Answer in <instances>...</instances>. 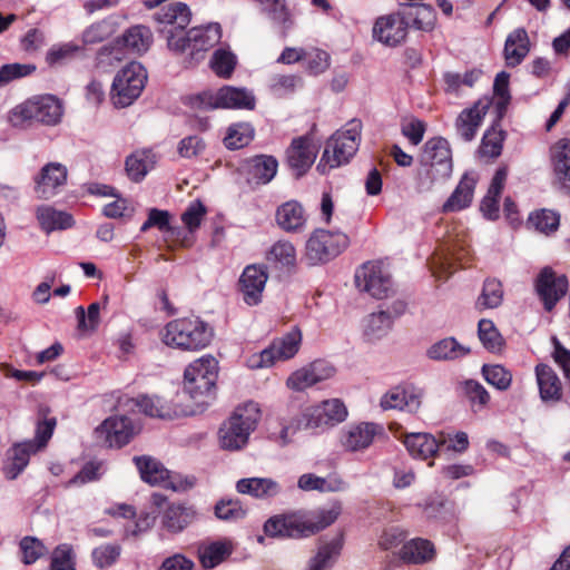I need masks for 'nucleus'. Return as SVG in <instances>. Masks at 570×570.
<instances>
[{
    "label": "nucleus",
    "mask_w": 570,
    "mask_h": 570,
    "mask_svg": "<svg viewBox=\"0 0 570 570\" xmlns=\"http://www.w3.org/2000/svg\"><path fill=\"white\" fill-rule=\"evenodd\" d=\"M190 17L189 8L183 2L165 3L154 14L155 21L164 26L160 31L166 33L168 48L175 52H186L187 65L195 66L203 61L205 53L220 41L222 27L214 22L185 31Z\"/></svg>",
    "instance_id": "nucleus-1"
},
{
    "label": "nucleus",
    "mask_w": 570,
    "mask_h": 570,
    "mask_svg": "<svg viewBox=\"0 0 570 570\" xmlns=\"http://www.w3.org/2000/svg\"><path fill=\"white\" fill-rule=\"evenodd\" d=\"M341 512V502L334 501L314 511L275 515L265 522L264 531L268 537H309L333 524Z\"/></svg>",
    "instance_id": "nucleus-2"
},
{
    "label": "nucleus",
    "mask_w": 570,
    "mask_h": 570,
    "mask_svg": "<svg viewBox=\"0 0 570 570\" xmlns=\"http://www.w3.org/2000/svg\"><path fill=\"white\" fill-rule=\"evenodd\" d=\"M423 173L417 174V189L430 190L435 184L446 181L453 171L452 149L449 141L441 136L428 139L420 156Z\"/></svg>",
    "instance_id": "nucleus-3"
},
{
    "label": "nucleus",
    "mask_w": 570,
    "mask_h": 570,
    "mask_svg": "<svg viewBox=\"0 0 570 570\" xmlns=\"http://www.w3.org/2000/svg\"><path fill=\"white\" fill-rule=\"evenodd\" d=\"M259 419L261 410L255 402H247L236 407L233 414L219 428V446L226 451H239L245 448Z\"/></svg>",
    "instance_id": "nucleus-4"
},
{
    "label": "nucleus",
    "mask_w": 570,
    "mask_h": 570,
    "mask_svg": "<svg viewBox=\"0 0 570 570\" xmlns=\"http://www.w3.org/2000/svg\"><path fill=\"white\" fill-rule=\"evenodd\" d=\"M212 337V328L198 317L174 320L163 332V341L167 346L190 352L205 348Z\"/></svg>",
    "instance_id": "nucleus-5"
},
{
    "label": "nucleus",
    "mask_w": 570,
    "mask_h": 570,
    "mask_svg": "<svg viewBox=\"0 0 570 570\" xmlns=\"http://www.w3.org/2000/svg\"><path fill=\"white\" fill-rule=\"evenodd\" d=\"M362 124L352 120L345 128L337 130L325 145V149L317 164V170L325 175L331 169L347 164L358 149Z\"/></svg>",
    "instance_id": "nucleus-6"
},
{
    "label": "nucleus",
    "mask_w": 570,
    "mask_h": 570,
    "mask_svg": "<svg viewBox=\"0 0 570 570\" xmlns=\"http://www.w3.org/2000/svg\"><path fill=\"white\" fill-rule=\"evenodd\" d=\"M218 363L213 356H203L190 363L184 373V390L199 405H206L214 396Z\"/></svg>",
    "instance_id": "nucleus-7"
},
{
    "label": "nucleus",
    "mask_w": 570,
    "mask_h": 570,
    "mask_svg": "<svg viewBox=\"0 0 570 570\" xmlns=\"http://www.w3.org/2000/svg\"><path fill=\"white\" fill-rule=\"evenodd\" d=\"M356 288L375 299H386L392 292V273L389 259L368 261L354 274Z\"/></svg>",
    "instance_id": "nucleus-8"
},
{
    "label": "nucleus",
    "mask_w": 570,
    "mask_h": 570,
    "mask_svg": "<svg viewBox=\"0 0 570 570\" xmlns=\"http://www.w3.org/2000/svg\"><path fill=\"white\" fill-rule=\"evenodd\" d=\"M147 81L142 65L130 62L116 75L111 87V100L116 107L130 106L141 94Z\"/></svg>",
    "instance_id": "nucleus-9"
},
{
    "label": "nucleus",
    "mask_w": 570,
    "mask_h": 570,
    "mask_svg": "<svg viewBox=\"0 0 570 570\" xmlns=\"http://www.w3.org/2000/svg\"><path fill=\"white\" fill-rule=\"evenodd\" d=\"M348 246L344 233L316 229L305 246V259L309 265L326 263L338 256Z\"/></svg>",
    "instance_id": "nucleus-10"
},
{
    "label": "nucleus",
    "mask_w": 570,
    "mask_h": 570,
    "mask_svg": "<svg viewBox=\"0 0 570 570\" xmlns=\"http://www.w3.org/2000/svg\"><path fill=\"white\" fill-rule=\"evenodd\" d=\"M193 105L202 109H254L255 97L245 88L224 86L217 91H204L194 98Z\"/></svg>",
    "instance_id": "nucleus-11"
},
{
    "label": "nucleus",
    "mask_w": 570,
    "mask_h": 570,
    "mask_svg": "<svg viewBox=\"0 0 570 570\" xmlns=\"http://www.w3.org/2000/svg\"><path fill=\"white\" fill-rule=\"evenodd\" d=\"M347 415V409L342 400L330 399L302 411L297 415L296 429L334 426L345 421Z\"/></svg>",
    "instance_id": "nucleus-12"
},
{
    "label": "nucleus",
    "mask_w": 570,
    "mask_h": 570,
    "mask_svg": "<svg viewBox=\"0 0 570 570\" xmlns=\"http://www.w3.org/2000/svg\"><path fill=\"white\" fill-rule=\"evenodd\" d=\"M302 342V333L298 328H293L261 353L253 354L248 361V367L253 370L269 367L277 361H286L292 358L299 350Z\"/></svg>",
    "instance_id": "nucleus-13"
},
{
    "label": "nucleus",
    "mask_w": 570,
    "mask_h": 570,
    "mask_svg": "<svg viewBox=\"0 0 570 570\" xmlns=\"http://www.w3.org/2000/svg\"><path fill=\"white\" fill-rule=\"evenodd\" d=\"M534 289L547 312H551L569 289L566 275L557 274L552 267H543L534 279Z\"/></svg>",
    "instance_id": "nucleus-14"
},
{
    "label": "nucleus",
    "mask_w": 570,
    "mask_h": 570,
    "mask_svg": "<svg viewBox=\"0 0 570 570\" xmlns=\"http://www.w3.org/2000/svg\"><path fill=\"white\" fill-rule=\"evenodd\" d=\"M335 373L336 368L331 363L317 360L293 372L288 376L286 385L293 391L302 392L317 383L330 380Z\"/></svg>",
    "instance_id": "nucleus-15"
},
{
    "label": "nucleus",
    "mask_w": 570,
    "mask_h": 570,
    "mask_svg": "<svg viewBox=\"0 0 570 570\" xmlns=\"http://www.w3.org/2000/svg\"><path fill=\"white\" fill-rule=\"evenodd\" d=\"M267 279L264 265L253 264L244 268L239 278V292L247 305L255 306L261 303Z\"/></svg>",
    "instance_id": "nucleus-16"
},
{
    "label": "nucleus",
    "mask_w": 570,
    "mask_h": 570,
    "mask_svg": "<svg viewBox=\"0 0 570 570\" xmlns=\"http://www.w3.org/2000/svg\"><path fill=\"white\" fill-rule=\"evenodd\" d=\"M278 170V161L272 155H256L245 159L240 173L248 184L266 185L271 183Z\"/></svg>",
    "instance_id": "nucleus-17"
},
{
    "label": "nucleus",
    "mask_w": 570,
    "mask_h": 570,
    "mask_svg": "<svg viewBox=\"0 0 570 570\" xmlns=\"http://www.w3.org/2000/svg\"><path fill=\"white\" fill-rule=\"evenodd\" d=\"M394 439L401 440L413 458L428 460L439 452L438 435L421 432L403 433L396 422H394Z\"/></svg>",
    "instance_id": "nucleus-18"
},
{
    "label": "nucleus",
    "mask_w": 570,
    "mask_h": 570,
    "mask_svg": "<svg viewBox=\"0 0 570 570\" xmlns=\"http://www.w3.org/2000/svg\"><path fill=\"white\" fill-rule=\"evenodd\" d=\"M315 158L316 148L306 136L294 138L286 149V163L296 177L303 176L314 164Z\"/></svg>",
    "instance_id": "nucleus-19"
},
{
    "label": "nucleus",
    "mask_w": 570,
    "mask_h": 570,
    "mask_svg": "<svg viewBox=\"0 0 570 570\" xmlns=\"http://www.w3.org/2000/svg\"><path fill=\"white\" fill-rule=\"evenodd\" d=\"M68 170L60 163H48L35 177V191L39 198L49 199L67 181Z\"/></svg>",
    "instance_id": "nucleus-20"
},
{
    "label": "nucleus",
    "mask_w": 570,
    "mask_h": 570,
    "mask_svg": "<svg viewBox=\"0 0 570 570\" xmlns=\"http://www.w3.org/2000/svg\"><path fill=\"white\" fill-rule=\"evenodd\" d=\"M99 438H105L110 446H122L127 444L135 434V426L124 415H115L106 419L97 429Z\"/></svg>",
    "instance_id": "nucleus-21"
},
{
    "label": "nucleus",
    "mask_w": 570,
    "mask_h": 570,
    "mask_svg": "<svg viewBox=\"0 0 570 570\" xmlns=\"http://www.w3.org/2000/svg\"><path fill=\"white\" fill-rule=\"evenodd\" d=\"M382 428L374 423H358L350 425L341 433V444L350 452L364 450L371 445L375 435L381 433Z\"/></svg>",
    "instance_id": "nucleus-22"
},
{
    "label": "nucleus",
    "mask_w": 570,
    "mask_h": 570,
    "mask_svg": "<svg viewBox=\"0 0 570 570\" xmlns=\"http://www.w3.org/2000/svg\"><path fill=\"white\" fill-rule=\"evenodd\" d=\"M489 105L476 101L472 107L462 110L455 120V130L464 141L474 139L479 127L488 111Z\"/></svg>",
    "instance_id": "nucleus-23"
},
{
    "label": "nucleus",
    "mask_w": 570,
    "mask_h": 570,
    "mask_svg": "<svg viewBox=\"0 0 570 570\" xmlns=\"http://www.w3.org/2000/svg\"><path fill=\"white\" fill-rule=\"evenodd\" d=\"M535 377L540 397L544 403H558L562 400V382L551 366L538 364L535 366Z\"/></svg>",
    "instance_id": "nucleus-24"
},
{
    "label": "nucleus",
    "mask_w": 570,
    "mask_h": 570,
    "mask_svg": "<svg viewBox=\"0 0 570 570\" xmlns=\"http://www.w3.org/2000/svg\"><path fill=\"white\" fill-rule=\"evenodd\" d=\"M434 543L424 538L411 539L399 550V558L406 564H424L435 559Z\"/></svg>",
    "instance_id": "nucleus-25"
},
{
    "label": "nucleus",
    "mask_w": 570,
    "mask_h": 570,
    "mask_svg": "<svg viewBox=\"0 0 570 570\" xmlns=\"http://www.w3.org/2000/svg\"><path fill=\"white\" fill-rule=\"evenodd\" d=\"M275 217L277 225L287 233H301L307 223L305 209L296 200H288L278 206Z\"/></svg>",
    "instance_id": "nucleus-26"
},
{
    "label": "nucleus",
    "mask_w": 570,
    "mask_h": 570,
    "mask_svg": "<svg viewBox=\"0 0 570 570\" xmlns=\"http://www.w3.org/2000/svg\"><path fill=\"white\" fill-rule=\"evenodd\" d=\"M475 185L476 179L469 174H464L455 189L442 205L441 212L443 214L456 213L470 207L473 200Z\"/></svg>",
    "instance_id": "nucleus-27"
},
{
    "label": "nucleus",
    "mask_w": 570,
    "mask_h": 570,
    "mask_svg": "<svg viewBox=\"0 0 570 570\" xmlns=\"http://www.w3.org/2000/svg\"><path fill=\"white\" fill-rule=\"evenodd\" d=\"M392 328V312L390 306L368 314L363 321L365 341L375 343L387 336Z\"/></svg>",
    "instance_id": "nucleus-28"
},
{
    "label": "nucleus",
    "mask_w": 570,
    "mask_h": 570,
    "mask_svg": "<svg viewBox=\"0 0 570 570\" xmlns=\"http://www.w3.org/2000/svg\"><path fill=\"white\" fill-rule=\"evenodd\" d=\"M553 173L561 187L570 191V139H559L550 149Z\"/></svg>",
    "instance_id": "nucleus-29"
},
{
    "label": "nucleus",
    "mask_w": 570,
    "mask_h": 570,
    "mask_svg": "<svg viewBox=\"0 0 570 570\" xmlns=\"http://www.w3.org/2000/svg\"><path fill=\"white\" fill-rule=\"evenodd\" d=\"M236 490L240 494H248L255 499L266 500L278 495L281 484L271 478H244L237 481Z\"/></svg>",
    "instance_id": "nucleus-30"
},
{
    "label": "nucleus",
    "mask_w": 570,
    "mask_h": 570,
    "mask_svg": "<svg viewBox=\"0 0 570 570\" xmlns=\"http://www.w3.org/2000/svg\"><path fill=\"white\" fill-rule=\"evenodd\" d=\"M530 50V41L525 29L513 30L504 43V58L507 66L515 67L522 62Z\"/></svg>",
    "instance_id": "nucleus-31"
},
{
    "label": "nucleus",
    "mask_w": 570,
    "mask_h": 570,
    "mask_svg": "<svg viewBox=\"0 0 570 570\" xmlns=\"http://www.w3.org/2000/svg\"><path fill=\"white\" fill-rule=\"evenodd\" d=\"M197 518L191 505L170 504L164 512L163 524L170 532H180Z\"/></svg>",
    "instance_id": "nucleus-32"
},
{
    "label": "nucleus",
    "mask_w": 570,
    "mask_h": 570,
    "mask_svg": "<svg viewBox=\"0 0 570 570\" xmlns=\"http://www.w3.org/2000/svg\"><path fill=\"white\" fill-rule=\"evenodd\" d=\"M471 353V348L460 344L454 337H445L430 346L426 355L434 361H454Z\"/></svg>",
    "instance_id": "nucleus-33"
},
{
    "label": "nucleus",
    "mask_w": 570,
    "mask_h": 570,
    "mask_svg": "<svg viewBox=\"0 0 570 570\" xmlns=\"http://www.w3.org/2000/svg\"><path fill=\"white\" fill-rule=\"evenodd\" d=\"M36 120L46 125H56L61 120L63 109L61 101L52 96L33 97Z\"/></svg>",
    "instance_id": "nucleus-34"
},
{
    "label": "nucleus",
    "mask_w": 570,
    "mask_h": 570,
    "mask_svg": "<svg viewBox=\"0 0 570 570\" xmlns=\"http://www.w3.org/2000/svg\"><path fill=\"white\" fill-rule=\"evenodd\" d=\"M141 479L151 485H166L169 471L157 460L150 456H136L134 459Z\"/></svg>",
    "instance_id": "nucleus-35"
},
{
    "label": "nucleus",
    "mask_w": 570,
    "mask_h": 570,
    "mask_svg": "<svg viewBox=\"0 0 570 570\" xmlns=\"http://www.w3.org/2000/svg\"><path fill=\"white\" fill-rule=\"evenodd\" d=\"M503 284L495 277H487L480 295L475 301V308L480 312L499 307L503 302Z\"/></svg>",
    "instance_id": "nucleus-36"
},
{
    "label": "nucleus",
    "mask_w": 570,
    "mask_h": 570,
    "mask_svg": "<svg viewBox=\"0 0 570 570\" xmlns=\"http://www.w3.org/2000/svg\"><path fill=\"white\" fill-rule=\"evenodd\" d=\"M37 219L40 227L46 233H50L57 229H67L73 224V219L70 214L57 210L50 206L38 207Z\"/></svg>",
    "instance_id": "nucleus-37"
},
{
    "label": "nucleus",
    "mask_w": 570,
    "mask_h": 570,
    "mask_svg": "<svg viewBox=\"0 0 570 570\" xmlns=\"http://www.w3.org/2000/svg\"><path fill=\"white\" fill-rule=\"evenodd\" d=\"M297 487L302 491L337 492L346 489L341 479H325L314 473L302 474L297 480Z\"/></svg>",
    "instance_id": "nucleus-38"
},
{
    "label": "nucleus",
    "mask_w": 570,
    "mask_h": 570,
    "mask_svg": "<svg viewBox=\"0 0 570 570\" xmlns=\"http://www.w3.org/2000/svg\"><path fill=\"white\" fill-rule=\"evenodd\" d=\"M233 550L229 541H216L198 549L199 560L204 568L212 569L223 562Z\"/></svg>",
    "instance_id": "nucleus-39"
},
{
    "label": "nucleus",
    "mask_w": 570,
    "mask_h": 570,
    "mask_svg": "<svg viewBox=\"0 0 570 570\" xmlns=\"http://www.w3.org/2000/svg\"><path fill=\"white\" fill-rule=\"evenodd\" d=\"M340 551L341 544L337 541H331L321 546L308 560L305 570H331Z\"/></svg>",
    "instance_id": "nucleus-40"
},
{
    "label": "nucleus",
    "mask_w": 570,
    "mask_h": 570,
    "mask_svg": "<svg viewBox=\"0 0 570 570\" xmlns=\"http://www.w3.org/2000/svg\"><path fill=\"white\" fill-rule=\"evenodd\" d=\"M138 409L151 417L173 419L177 412L158 396H140L136 400Z\"/></svg>",
    "instance_id": "nucleus-41"
},
{
    "label": "nucleus",
    "mask_w": 570,
    "mask_h": 570,
    "mask_svg": "<svg viewBox=\"0 0 570 570\" xmlns=\"http://www.w3.org/2000/svg\"><path fill=\"white\" fill-rule=\"evenodd\" d=\"M421 405V393L412 385L394 387V410L415 413Z\"/></svg>",
    "instance_id": "nucleus-42"
},
{
    "label": "nucleus",
    "mask_w": 570,
    "mask_h": 570,
    "mask_svg": "<svg viewBox=\"0 0 570 570\" xmlns=\"http://www.w3.org/2000/svg\"><path fill=\"white\" fill-rule=\"evenodd\" d=\"M478 336L485 350L492 353L500 352L504 340L491 320L482 318L478 324Z\"/></svg>",
    "instance_id": "nucleus-43"
},
{
    "label": "nucleus",
    "mask_w": 570,
    "mask_h": 570,
    "mask_svg": "<svg viewBox=\"0 0 570 570\" xmlns=\"http://www.w3.org/2000/svg\"><path fill=\"white\" fill-rule=\"evenodd\" d=\"M151 40L150 30L144 26L130 28L122 37L124 46L136 53L146 52L151 45Z\"/></svg>",
    "instance_id": "nucleus-44"
},
{
    "label": "nucleus",
    "mask_w": 570,
    "mask_h": 570,
    "mask_svg": "<svg viewBox=\"0 0 570 570\" xmlns=\"http://www.w3.org/2000/svg\"><path fill=\"white\" fill-rule=\"evenodd\" d=\"M253 138V127L247 122H239L228 127L227 134L224 138V144L226 148L236 150L247 146Z\"/></svg>",
    "instance_id": "nucleus-45"
},
{
    "label": "nucleus",
    "mask_w": 570,
    "mask_h": 570,
    "mask_svg": "<svg viewBox=\"0 0 570 570\" xmlns=\"http://www.w3.org/2000/svg\"><path fill=\"white\" fill-rule=\"evenodd\" d=\"M528 224L535 230L550 235L559 228L560 215L551 209H539L530 214Z\"/></svg>",
    "instance_id": "nucleus-46"
},
{
    "label": "nucleus",
    "mask_w": 570,
    "mask_h": 570,
    "mask_svg": "<svg viewBox=\"0 0 570 570\" xmlns=\"http://www.w3.org/2000/svg\"><path fill=\"white\" fill-rule=\"evenodd\" d=\"M267 259L282 267L292 268L296 265V249L289 240H278L271 247Z\"/></svg>",
    "instance_id": "nucleus-47"
},
{
    "label": "nucleus",
    "mask_w": 570,
    "mask_h": 570,
    "mask_svg": "<svg viewBox=\"0 0 570 570\" xmlns=\"http://www.w3.org/2000/svg\"><path fill=\"white\" fill-rule=\"evenodd\" d=\"M39 450V446L35 445L33 441H26L17 444L13 448L12 463L8 471L10 474L9 478H17V475L27 466L30 455Z\"/></svg>",
    "instance_id": "nucleus-48"
},
{
    "label": "nucleus",
    "mask_w": 570,
    "mask_h": 570,
    "mask_svg": "<svg viewBox=\"0 0 570 570\" xmlns=\"http://www.w3.org/2000/svg\"><path fill=\"white\" fill-rule=\"evenodd\" d=\"M504 140V131L492 126L488 129L482 138L479 151L481 156L488 158H497L502 153V144Z\"/></svg>",
    "instance_id": "nucleus-49"
},
{
    "label": "nucleus",
    "mask_w": 570,
    "mask_h": 570,
    "mask_svg": "<svg viewBox=\"0 0 570 570\" xmlns=\"http://www.w3.org/2000/svg\"><path fill=\"white\" fill-rule=\"evenodd\" d=\"M57 420L53 416H49V409H40L38 414V421L36 426V438L33 440L35 445L41 450L51 439Z\"/></svg>",
    "instance_id": "nucleus-50"
},
{
    "label": "nucleus",
    "mask_w": 570,
    "mask_h": 570,
    "mask_svg": "<svg viewBox=\"0 0 570 570\" xmlns=\"http://www.w3.org/2000/svg\"><path fill=\"white\" fill-rule=\"evenodd\" d=\"M400 131L412 146H417L424 138L426 124L414 116L402 117L400 120Z\"/></svg>",
    "instance_id": "nucleus-51"
},
{
    "label": "nucleus",
    "mask_w": 570,
    "mask_h": 570,
    "mask_svg": "<svg viewBox=\"0 0 570 570\" xmlns=\"http://www.w3.org/2000/svg\"><path fill=\"white\" fill-rule=\"evenodd\" d=\"M484 380L500 391H507L512 383V374L504 366L484 364L482 366Z\"/></svg>",
    "instance_id": "nucleus-52"
},
{
    "label": "nucleus",
    "mask_w": 570,
    "mask_h": 570,
    "mask_svg": "<svg viewBox=\"0 0 570 570\" xmlns=\"http://www.w3.org/2000/svg\"><path fill=\"white\" fill-rule=\"evenodd\" d=\"M101 304L96 302L88 306L87 313L82 306L76 308L78 328L81 332H95L100 323Z\"/></svg>",
    "instance_id": "nucleus-53"
},
{
    "label": "nucleus",
    "mask_w": 570,
    "mask_h": 570,
    "mask_svg": "<svg viewBox=\"0 0 570 570\" xmlns=\"http://www.w3.org/2000/svg\"><path fill=\"white\" fill-rule=\"evenodd\" d=\"M209 65L217 76L228 78L235 69L236 57L227 49H217L213 53Z\"/></svg>",
    "instance_id": "nucleus-54"
},
{
    "label": "nucleus",
    "mask_w": 570,
    "mask_h": 570,
    "mask_svg": "<svg viewBox=\"0 0 570 570\" xmlns=\"http://www.w3.org/2000/svg\"><path fill=\"white\" fill-rule=\"evenodd\" d=\"M303 87V78L298 75H274L269 80L271 90L278 96L291 95Z\"/></svg>",
    "instance_id": "nucleus-55"
},
{
    "label": "nucleus",
    "mask_w": 570,
    "mask_h": 570,
    "mask_svg": "<svg viewBox=\"0 0 570 570\" xmlns=\"http://www.w3.org/2000/svg\"><path fill=\"white\" fill-rule=\"evenodd\" d=\"M439 451L446 450L463 453L469 448V438L465 432H440L438 434Z\"/></svg>",
    "instance_id": "nucleus-56"
},
{
    "label": "nucleus",
    "mask_w": 570,
    "mask_h": 570,
    "mask_svg": "<svg viewBox=\"0 0 570 570\" xmlns=\"http://www.w3.org/2000/svg\"><path fill=\"white\" fill-rule=\"evenodd\" d=\"M215 515L224 521H236L246 515V510L239 500H220L215 505Z\"/></svg>",
    "instance_id": "nucleus-57"
},
{
    "label": "nucleus",
    "mask_w": 570,
    "mask_h": 570,
    "mask_svg": "<svg viewBox=\"0 0 570 570\" xmlns=\"http://www.w3.org/2000/svg\"><path fill=\"white\" fill-rule=\"evenodd\" d=\"M207 210L200 200L191 202L181 214V220L189 233L195 232L202 224Z\"/></svg>",
    "instance_id": "nucleus-58"
},
{
    "label": "nucleus",
    "mask_w": 570,
    "mask_h": 570,
    "mask_svg": "<svg viewBox=\"0 0 570 570\" xmlns=\"http://www.w3.org/2000/svg\"><path fill=\"white\" fill-rule=\"evenodd\" d=\"M20 550L22 553V560L26 564L36 562L47 551L42 542L35 537L23 538L20 541Z\"/></svg>",
    "instance_id": "nucleus-59"
},
{
    "label": "nucleus",
    "mask_w": 570,
    "mask_h": 570,
    "mask_svg": "<svg viewBox=\"0 0 570 570\" xmlns=\"http://www.w3.org/2000/svg\"><path fill=\"white\" fill-rule=\"evenodd\" d=\"M464 393L472 406L484 407L490 401V394L478 381L468 380L464 382Z\"/></svg>",
    "instance_id": "nucleus-60"
},
{
    "label": "nucleus",
    "mask_w": 570,
    "mask_h": 570,
    "mask_svg": "<svg viewBox=\"0 0 570 570\" xmlns=\"http://www.w3.org/2000/svg\"><path fill=\"white\" fill-rule=\"evenodd\" d=\"M36 120L33 99H29L16 106L8 116L9 122L13 127H22L29 120Z\"/></svg>",
    "instance_id": "nucleus-61"
},
{
    "label": "nucleus",
    "mask_w": 570,
    "mask_h": 570,
    "mask_svg": "<svg viewBox=\"0 0 570 570\" xmlns=\"http://www.w3.org/2000/svg\"><path fill=\"white\" fill-rule=\"evenodd\" d=\"M306 70L314 76L325 72L331 65L330 55L321 49H315L309 53H306Z\"/></svg>",
    "instance_id": "nucleus-62"
},
{
    "label": "nucleus",
    "mask_w": 570,
    "mask_h": 570,
    "mask_svg": "<svg viewBox=\"0 0 570 570\" xmlns=\"http://www.w3.org/2000/svg\"><path fill=\"white\" fill-rule=\"evenodd\" d=\"M120 556V547L117 544H102L92 551L94 563L99 568L110 567Z\"/></svg>",
    "instance_id": "nucleus-63"
},
{
    "label": "nucleus",
    "mask_w": 570,
    "mask_h": 570,
    "mask_svg": "<svg viewBox=\"0 0 570 570\" xmlns=\"http://www.w3.org/2000/svg\"><path fill=\"white\" fill-rule=\"evenodd\" d=\"M126 171L128 176L139 181L148 171L147 155L144 153H135L126 159Z\"/></svg>",
    "instance_id": "nucleus-64"
}]
</instances>
